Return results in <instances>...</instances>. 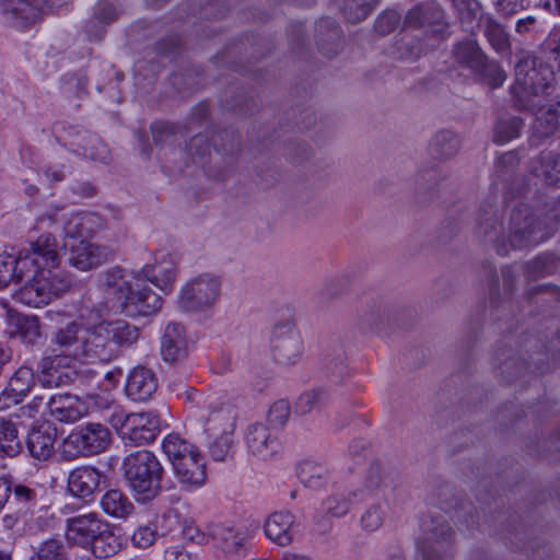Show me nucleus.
<instances>
[{
	"instance_id": "59",
	"label": "nucleus",
	"mask_w": 560,
	"mask_h": 560,
	"mask_svg": "<svg viewBox=\"0 0 560 560\" xmlns=\"http://www.w3.org/2000/svg\"><path fill=\"white\" fill-rule=\"evenodd\" d=\"M401 16L395 10H386L377 16L374 28L381 35L393 32L400 23Z\"/></svg>"
},
{
	"instance_id": "37",
	"label": "nucleus",
	"mask_w": 560,
	"mask_h": 560,
	"mask_svg": "<svg viewBox=\"0 0 560 560\" xmlns=\"http://www.w3.org/2000/svg\"><path fill=\"white\" fill-rule=\"evenodd\" d=\"M102 276L107 293L115 298L118 306L124 296L130 294L133 281L127 278L126 271L120 267H113L106 270Z\"/></svg>"
},
{
	"instance_id": "33",
	"label": "nucleus",
	"mask_w": 560,
	"mask_h": 560,
	"mask_svg": "<svg viewBox=\"0 0 560 560\" xmlns=\"http://www.w3.org/2000/svg\"><path fill=\"white\" fill-rule=\"evenodd\" d=\"M460 149L458 136L451 130H440L429 144V152L434 160L445 161L457 154Z\"/></svg>"
},
{
	"instance_id": "49",
	"label": "nucleus",
	"mask_w": 560,
	"mask_h": 560,
	"mask_svg": "<svg viewBox=\"0 0 560 560\" xmlns=\"http://www.w3.org/2000/svg\"><path fill=\"white\" fill-rule=\"evenodd\" d=\"M378 0H342V12L351 23L364 20L377 4Z\"/></svg>"
},
{
	"instance_id": "32",
	"label": "nucleus",
	"mask_w": 560,
	"mask_h": 560,
	"mask_svg": "<svg viewBox=\"0 0 560 560\" xmlns=\"http://www.w3.org/2000/svg\"><path fill=\"white\" fill-rule=\"evenodd\" d=\"M453 58L460 67L471 71L472 74L482 66L486 55L476 40L458 42L453 48Z\"/></svg>"
},
{
	"instance_id": "13",
	"label": "nucleus",
	"mask_w": 560,
	"mask_h": 560,
	"mask_svg": "<svg viewBox=\"0 0 560 560\" xmlns=\"http://www.w3.org/2000/svg\"><path fill=\"white\" fill-rule=\"evenodd\" d=\"M404 25L412 28H425L438 38L448 35V23L441 7L435 3L417 4L405 15Z\"/></svg>"
},
{
	"instance_id": "42",
	"label": "nucleus",
	"mask_w": 560,
	"mask_h": 560,
	"mask_svg": "<svg viewBox=\"0 0 560 560\" xmlns=\"http://www.w3.org/2000/svg\"><path fill=\"white\" fill-rule=\"evenodd\" d=\"M478 26L482 28L485 36L493 49L503 51L509 47V37L504 27L492 16H480Z\"/></svg>"
},
{
	"instance_id": "6",
	"label": "nucleus",
	"mask_w": 560,
	"mask_h": 560,
	"mask_svg": "<svg viewBox=\"0 0 560 560\" xmlns=\"http://www.w3.org/2000/svg\"><path fill=\"white\" fill-rule=\"evenodd\" d=\"M202 404L209 411L206 417L205 430L207 432H214L219 429L223 431L210 445L209 453L214 460L225 462L233 457L234 441L232 432L236 420L235 408L226 402L214 401L210 397L205 399Z\"/></svg>"
},
{
	"instance_id": "34",
	"label": "nucleus",
	"mask_w": 560,
	"mask_h": 560,
	"mask_svg": "<svg viewBox=\"0 0 560 560\" xmlns=\"http://www.w3.org/2000/svg\"><path fill=\"white\" fill-rule=\"evenodd\" d=\"M103 511L115 518H127L135 511L131 500L118 489L108 490L101 500Z\"/></svg>"
},
{
	"instance_id": "10",
	"label": "nucleus",
	"mask_w": 560,
	"mask_h": 560,
	"mask_svg": "<svg viewBox=\"0 0 560 560\" xmlns=\"http://www.w3.org/2000/svg\"><path fill=\"white\" fill-rule=\"evenodd\" d=\"M126 446H141L153 442L160 433V418L155 412L128 413L115 423Z\"/></svg>"
},
{
	"instance_id": "52",
	"label": "nucleus",
	"mask_w": 560,
	"mask_h": 560,
	"mask_svg": "<svg viewBox=\"0 0 560 560\" xmlns=\"http://www.w3.org/2000/svg\"><path fill=\"white\" fill-rule=\"evenodd\" d=\"M34 384L33 370L27 366H21L10 378L8 386H10L15 394L25 398L30 394Z\"/></svg>"
},
{
	"instance_id": "20",
	"label": "nucleus",
	"mask_w": 560,
	"mask_h": 560,
	"mask_svg": "<svg viewBox=\"0 0 560 560\" xmlns=\"http://www.w3.org/2000/svg\"><path fill=\"white\" fill-rule=\"evenodd\" d=\"M57 428L49 422L33 427L26 438V447L32 458L46 462L55 454Z\"/></svg>"
},
{
	"instance_id": "22",
	"label": "nucleus",
	"mask_w": 560,
	"mask_h": 560,
	"mask_svg": "<svg viewBox=\"0 0 560 560\" xmlns=\"http://www.w3.org/2000/svg\"><path fill=\"white\" fill-rule=\"evenodd\" d=\"M10 488L9 509L18 515L31 516L40 506L42 491L37 485L10 481Z\"/></svg>"
},
{
	"instance_id": "41",
	"label": "nucleus",
	"mask_w": 560,
	"mask_h": 560,
	"mask_svg": "<svg viewBox=\"0 0 560 560\" xmlns=\"http://www.w3.org/2000/svg\"><path fill=\"white\" fill-rule=\"evenodd\" d=\"M211 535L215 544L228 553L237 552L245 540V536L242 533L224 525H215L211 530Z\"/></svg>"
},
{
	"instance_id": "15",
	"label": "nucleus",
	"mask_w": 560,
	"mask_h": 560,
	"mask_svg": "<svg viewBox=\"0 0 560 560\" xmlns=\"http://www.w3.org/2000/svg\"><path fill=\"white\" fill-rule=\"evenodd\" d=\"M66 132V144L74 154L102 163L109 161V150L97 135L77 127H69Z\"/></svg>"
},
{
	"instance_id": "8",
	"label": "nucleus",
	"mask_w": 560,
	"mask_h": 560,
	"mask_svg": "<svg viewBox=\"0 0 560 560\" xmlns=\"http://www.w3.org/2000/svg\"><path fill=\"white\" fill-rule=\"evenodd\" d=\"M220 293V279L211 273H201L182 287L177 305L187 313L205 312L215 304Z\"/></svg>"
},
{
	"instance_id": "44",
	"label": "nucleus",
	"mask_w": 560,
	"mask_h": 560,
	"mask_svg": "<svg viewBox=\"0 0 560 560\" xmlns=\"http://www.w3.org/2000/svg\"><path fill=\"white\" fill-rule=\"evenodd\" d=\"M34 560H68V546L61 537H50L35 548Z\"/></svg>"
},
{
	"instance_id": "64",
	"label": "nucleus",
	"mask_w": 560,
	"mask_h": 560,
	"mask_svg": "<svg viewBox=\"0 0 560 560\" xmlns=\"http://www.w3.org/2000/svg\"><path fill=\"white\" fill-rule=\"evenodd\" d=\"M399 58L412 60L420 56V45L412 38L402 37L396 44Z\"/></svg>"
},
{
	"instance_id": "16",
	"label": "nucleus",
	"mask_w": 560,
	"mask_h": 560,
	"mask_svg": "<svg viewBox=\"0 0 560 560\" xmlns=\"http://www.w3.org/2000/svg\"><path fill=\"white\" fill-rule=\"evenodd\" d=\"M51 353L72 361L84 359V331L74 322L58 329L50 339Z\"/></svg>"
},
{
	"instance_id": "58",
	"label": "nucleus",
	"mask_w": 560,
	"mask_h": 560,
	"mask_svg": "<svg viewBox=\"0 0 560 560\" xmlns=\"http://www.w3.org/2000/svg\"><path fill=\"white\" fill-rule=\"evenodd\" d=\"M187 150L194 162L203 163L211 153V144L207 136L197 135L190 139Z\"/></svg>"
},
{
	"instance_id": "12",
	"label": "nucleus",
	"mask_w": 560,
	"mask_h": 560,
	"mask_svg": "<svg viewBox=\"0 0 560 560\" xmlns=\"http://www.w3.org/2000/svg\"><path fill=\"white\" fill-rule=\"evenodd\" d=\"M272 354L277 363L290 366L302 355V340L291 320L279 322L272 330Z\"/></svg>"
},
{
	"instance_id": "40",
	"label": "nucleus",
	"mask_w": 560,
	"mask_h": 560,
	"mask_svg": "<svg viewBox=\"0 0 560 560\" xmlns=\"http://www.w3.org/2000/svg\"><path fill=\"white\" fill-rule=\"evenodd\" d=\"M454 8L462 27L466 32H474L475 22L478 21L481 14V7L477 0H450Z\"/></svg>"
},
{
	"instance_id": "9",
	"label": "nucleus",
	"mask_w": 560,
	"mask_h": 560,
	"mask_svg": "<svg viewBox=\"0 0 560 560\" xmlns=\"http://www.w3.org/2000/svg\"><path fill=\"white\" fill-rule=\"evenodd\" d=\"M423 537L418 549L423 560H448L454 532L443 516H429L422 521Z\"/></svg>"
},
{
	"instance_id": "1",
	"label": "nucleus",
	"mask_w": 560,
	"mask_h": 560,
	"mask_svg": "<svg viewBox=\"0 0 560 560\" xmlns=\"http://www.w3.org/2000/svg\"><path fill=\"white\" fill-rule=\"evenodd\" d=\"M22 250L31 260H34L37 269L35 275L16 292V300L31 307H40L70 290V278L57 270L60 257L54 235L42 234Z\"/></svg>"
},
{
	"instance_id": "63",
	"label": "nucleus",
	"mask_w": 560,
	"mask_h": 560,
	"mask_svg": "<svg viewBox=\"0 0 560 560\" xmlns=\"http://www.w3.org/2000/svg\"><path fill=\"white\" fill-rule=\"evenodd\" d=\"M14 256L0 253V289L7 288L14 281Z\"/></svg>"
},
{
	"instance_id": "31",
	"label": "nucleus",
	"mask_w": 560,
	"mask_h": 560,
	"mask_svg": "<svg viewBox=\"0 0 560 560\" xmlns=\"http://www.w3.org/2000/svg\"><path fill=\"white\" fill-rule=\"evenodd\" d=\"M121 537L115 533L108 523H106L100 530V534L95 535L93 541H90L88 547H85V549H89L97 559H108L114 557L121 550Z\"/></svg>"
},
{
	"instance_id": "5",
	"label": "nucleus",
	"mask_w": 560,
	"mask_h": 560,
	"mask_svg": "<svg viewBox=\"0 0 560 560\" xmlns=\"http://www.w3.org/2000/svg\"><path fill=\"white\" fill-rule=\"evenodd\" d=\"M124 476L138 502L147 503L162 491L164 468L158 457L148 450L137 451L125 457Z\"/></svg>"
},
{
	"instance_id": "60",
	"label": "nucleus",
	"mask_w": 560,
	"mask_h": 560,
	"mask_svg": "<svg viewBox=\"0 0 560 560\" xmlns=\"http://www.w3.org/2000/svg\"><path fill=\"white\" fill-rule=\"evenodd\" d=\"M349 504L350 500L345 497L331 495L323 502V508L328 515L332 517H341L348 513Z\"/></svg>"
},
{
	"instance_id": "51",
	"label": "nucleus",
	"mask_w": 560,
	"mask_h": 560,
	"mask_svg": "<svg viewBox=\"0 0 560 560\" xmlns=\"http://www.w3.org/2000/svg\"><path fill=\"white\" fill-rule=\"evenodd\" d=\"M538 109L537 118L535 121V130L541 137H548L552 135L560 124V114L557 109L548 108L546 110ZM537 109L534 112L536 113Z\"/></svg>"
},
{
	"instance_id": "56",
	"label": "nucleus",
	"mask_w": 560,
	"mask_h": 560,
	"mask_svg": "<svg viewBox=\"0 0 560 560\" xmlns=\"http://www.w3.org/2000/svg\"><path fill=\"white\" fill-rule=\"evenodd\" d=\"M388 319V312L383 305L369 306L361 315L362 324L370 329L380 330Z\"/></svg>"
},
{
	"instance_id": "53",
	"label": "nucleus",
	"mask_w": 560,
	"mask_h": 560,
	"mask_svg": "<svg viewBox=\"0 0 560 560\" xmlns=\"http://www.w3.org/2000/svg\"><path fill=\"white\" fill-rule=\"evenodd\" d=\"M326 398V393L319 389L305 392L298 398L295 402V411L300 415H307L312 410L323 406Z\"/></svg>"
},
{
	"instance_id": "23",
	"label": "nucleus",
	"mask_w": 560,
	"mask_h": 560,
	"mask_svg": "<svg viewBox=\"0 0 560 560\" xmlns=\"http://www.w3.org/2000/svg\"><path fill=\"white\" fill-rule=\"evenodd\" d=\"M106 523L94 512L75 515L67 520V536L70 540L85 548L90 541H93L95 535L100 534Z\"/></svg>"
},
{
	"instance_id": "45",
	"label": "nucleus",
	"mask_w": 560,
	"mask_h": 560,
	"mask_svg": "<svg viewBox=\"0 0 560 560\" xmlns=\"http://www.w3.org/2000/svg\"><path fill=\"white\" fill-rule=\"evenodd\" d=\"M21 451L18 429L11 420L0 418V453L13 457Z\"/></svg>"
},
{
	"instance_id": "39",
	"label": "nucleus",
	"mask_w": 560,
	"mask_h": 560,
	"mask_svg": "<svg viewBox=\"0 0 560 560\" xmlns=\"http://www.w3.org/2000/svg\"><path fill=\"white\" fill-rule=\"evenodd\" d=\"M118 18L117 10L106 1H98L94 8L93 18L88 22L85 28L88 35L95 40H100L104 36V28H95L96 22L101 24H109Z\"/></svg>"
},
{
	"instance_id": "25",
	"label": "nucleus",
	"mask_w": 560,
	"mask_h": 560,
	"mask_svg": "<svg viewBox=\"0 0 560 560\" xmlns=\"http://www.w3.org/2000/svg\"><path fill=\"white\" fill-rule=\"evenodd\" d=\"M158 389L155 373L145 366L135 368L127 380L126 394L135 401H147Z\"/></svg>"
},
{
	"instance_id": "35",
	"label": "nucleus",
	"mask_w": 560,
	"mask_h": 560,
	"mask_svg": "<svg viewBox=\"0 0 560 560\" xmlns=\"http://www.w3.org/2000/svg\"><path fill=\"white\" fill-rule=\"evenodd\" d=\"M162 450L172 466L199 452L196 445L180 436L178 433L167 434L162 441Z\"/></svg>"
},
{
	"instance_id": "46",
	"label": "nucleus",
	"mask_w": 560,
	"mask_h": 560,
	"mask_svg": "<svg viewBox=\"0 0 560 560\" xmlns=\"http://www.w3.org/2000/svg\"><path fill=\"white\" fill-rule=\"evenodd\" d=\"M298 476L305 487L313 490L320 489L328 479L326 468L313 462H303L299 467Z\"/></svg>"
},
{
	"instance_id": "17",
	"label": "nucleus",
	"mask_w": 560,
	"mask_h": 560,
	"mask_svg": "<svg viewBox=\"0 0 560 560\" xmlns=\"http://www.w3.org/2000/svg\"><path fill=\"white\" fill-rule=\"evenodd\" d=\"M245 441L249 454L260 460L271 458L280 447L278 432L260 422L247 428Z\"/></svg>"
},
{
	"instance_id": "4",
	"label": "nucleus",
	"mask_w": 560,
	"mask_h": 560,
	"mask_svg": "<svg viewBox=\"0 0 560 560\" xmlns=\"http://www.w3.org/2000/svg\"><path fill=\"white\" fill-rule=\"evenodd\" d=\"M553 71L544 66L534 56L523 57L515 67V83L512 93L516 105L525 110L535 112L544 107Z\"/></svg>"
},
{
	"instance_id": "30",
	"label": "nucleus",
	"mask_w": 560,
	"mask_h": 560,
	"mask_svg": "<svg viewBox=\"0 0 560 560\" xmlns=\"http://www.w3.org/2000/svg\"><path fill=\"white\" fill-rule=\"evenodd\" d=\"M318 49L327 57L336 56L341 47V31L337 22L325 18L315 26Z\"/></svg>"
},
{
	"instance_id": "62",
	"label": "nucleus",
	"mask_w": 560,
	"mask_h": 560,
	"mask_svg": "<svg viewBox=\"0 0 560 560\" xmlns=\"http://www.w3.org/2000/svg\"><path fill=\"white\" fill-rule=\"evenodd\" d=\"M156 536L158 533L152 526L143 525L133 533L131 540L136 547L145 549L154 544Z\"/></svg>"
},
{
	"instance_id": "14",
	"label": "nucleus",
	"mask_w": 560,
	"mask_h": 560,
	"mask_svg": "<svg viewBox=\"0 0 560 560\" xmlns=\"http://www.w3.org/2000/svg\"><path fill=\"white\" fill-rule=\"evenodd\" d=\"M74 361L67 357L50 353L39 362V381L45 387H60L74 384L79 378L73 368Z\"/></svg>"
},
{
	"instance_id": "27",
	"label": "nucleus",
	"mask_w": 560,
	"mask_h": 560,
	"mask_svg": "<svg viewBox=\"0 0 560 560\" xmlns=\"http://www.w3.org/2000/svg\"><path fill=\"white\" fill-rule=\"evenodd\" d=\"M101 472L91 466L73 469L68 477V490L77 498H88L100 487Z\"/></svg>"
},
{
	"instance_id": "57",
	"label": "nucleus",
	"mask_w": 560,
	"mask_h": 560,
	"mask_svg": "<svg viewBox=\"0 0 560 560\" xmlns=\"http://www.w3.org/2000/svg\"><path fill=\"white\" fill-rule=\"evenodd\" d=\"M291 407L288 400L280 399L271 405L268 411L267 420L271 430L277 431L289 419Z\"/></svg>"
},
{
	"instance_id": "2",
	"label": "nucleus",
	"mask_w": 560,
	"mask_h": 560,
	"mask_svg": "<svg viewBox=\"0 0 560 560\" xmlns=\"http://www.w3.org/2000/svg\"><path fill=\"white\" fill-rule=\"evenodd\" d=\"M476 233L483 241L493 243L497 253L501 256L508 255L510 249L536 245L551 235L527 206H520L511 212L506 242L504 237L501 238L498 211L490 205L479 210Z\"/></svg>"
},
{
	"instance_id": "61",
	"label": "nucleus",
	"mask_w": 560,
	"mask_h": 560,
	"mask_svg": "<svg viewBox=\"0 0 560 560\" xmlns=\"http://www.w3.org/2000/svg\"><path fill=\"white\" fill-rule=\"evenodd\" d=\"M14 281L15 283L21 282L30 272H36V265L34 260H31L23 250L19 252L18 257H14Z\"/></svg>"
},
{
	"instance_id": "50",
	"label": "nucleus",
	"mask_w": 560,
	"mask_h": 560,
	"mask_svg": "<svg viewBox=\"0 0 560 560\" xmlns=\"http://www.w3.org/2000/svg\"><path fill=\"white\" fill-rule=\"evenodd\" d=\"M478 81L485 82L491 88H498L503 84L506 74L503 69L494 61H489L487 57L483 59L482 66L475 72Z\"/></svg>"
},
{
	"instance_id": "7",
	"label": "nucleus",
	"mask_w": 560,
	"mask_h": 560,
	"mask_svg": "<svg viewBox=\"0 0 560 560\" xmlns=\"http://www.w3.org/2000/svg\"><path fill=\"white\" fill-rule=\"evenodd\" d=\"M112 442L108 428L98 422H88L73 429L63 440L61 455L65 459H75L103 453Z\"/></svg>"
},
{
	"instance_id": "38",
	"label": "nucleus",
	"mask_w": 560,
	"mask_h": 560,
	"mask_svg": "<svg viewBox=\"0 0 560 560\" xmlns=\"http://www.w3.org/2000/svg\"><path fill=\"white\" fill-rule=\"evenodd\" d=\"M535 175L548 185L560 182V154L553 152H542L535 161L533 166Z\"/></svg>"
},
{
	"instance_id": "18",
	"label": "nucleus",
	"mask_w": 560,
	"mask_h": 560,
	"mask_svg": "<svg viewBox=\"0 0 560 560\" xmlns=\"http://www.w3.org/2000/svg\"><path fill=\"white\" fill-rule=\"evenodd\" d=\"M397 485L396 475L380 463H373L365 472L363 488L352 492V497L362 500L364 497L382 493L387 495L394 491Z\"/></svg>"
},
{
	"instance_id": "55",
	"label": "nucleus",
	"mask_w": 560,
	"mask_h": 560,
	"mask_svg": "<svg viewBox=\"0 0 560 560\" xmlns=\"http://www.w3.org/2000/svg\"><path fill=\"white\" fill-rule=\"evenodd\" d=\"M549 68L560 73V28H553L544 43Z\"/></svg>"
},
{
	"instance_id": "43",
	"label": "nucleus",
	"mask_w": 560,
	"mask_h": 560,
	"mask_svg": "<svg viewBox=\"0 0 560 560\" xmlns=\"http://www.w3.org/2000/svg\"><path fill=\"white\" fill-rule=\"evenodd\" d=\"M94 217L86 213L70 215L65 222L63 231L66 237L73 240H85L93 233Z\"/></svg>"
},
{
	"instance_id": "21",
	"label": "nucleus",
	"mask_w": 560,
	"mask_h": 560,
	"mask_svg": "<svg viewBox=\"0 0 560 560\" xmlns=\"http://www.w3.org/2000/svg\"><path fill=\"white\" fill-rule=\"evenodd\" d=\"M172 468L175 478L184 490L200 488L207 481L206 463L200 451L182 459Z\"/></svg>"
},
{
	"instance_id": "47",
	"label": "nucleus",
	"mask_w": 560,
	"mask_h": 560,
	"mask_svg": "<svg viewBox=\"0 0 560 560\" xmlns=\"http://www.w3.org/2000/svg\"><path fill=\"white\" fill-rule=\"evenodd\" d=\"M523 121L515 116H503L498 119L493 129V142L504 144L520 136Z\"/></svg>"
},
{
	"instance_id": "28",
	"label": "nucleus",
	"mask_w": 560,
	"mask_h": 560,
	"mask_svg": "<svg viewBox=\"0 0 560 560\" xmlns=\"http://www.w3.org/2000/svg\"><path fill=\"white\" fill-rule=\"evenodd\" d=\"M295 516L288 512H275L269 515L265 523V533L275 544L285 547L293 540V525Z\"/></svg>"
},
{
	"instance_id": "3",
	"label": "nucleus",
	"mask_w": 560,
	"mask_h": 560,
	"mask_svg": "<svg viewBox=\"0 0 560 560\" xmlns=\"http://www.w3.org/2000/svg\"><path fill=\"white\" fill-rule=\"evenodd\" d=\"M139 335V328L126 320L102 322L84 331V359L109 362L122 348L131 347Z\"/></svg>"
},
{
	"instance_id": "54",
	"label": "nucleus",
	"mask_w": 560,
	"mask_h": 560,
	"mask_svg": "<svg viewBox=\"0 0 560 560\" xmlns=\"http://www.w3.org/2000/svg\"><path fill=\"white\" fill-rule=\"evenodd\" d=\"M386 517V510L381 503L369 506L361 516V527L369 533L380 529Z\"/></svg>"
},
{
	"instance_id": "48",
	"label": "nucleus",
	"mask_w": 560,
	"mask_h": 560,
	"mask_svg": "<svg viewBox=\"0 0 560 560\" xmlns=\"http://www.w3.org/2000/svg\"><path fill=\"white\" fill-rule=\"evenodd\" d=\"M506 352L498 353L495 360L499 362L500 376L506 382H513L525 373L527 365L514 355H506Z\"/></svg>"
},
{
	"instance_id": "26",
	"label": "nucleus",
	"mask_w": 560,
	"mask_h": 560,
	"mask_svg": "<svg viewBox=\"0 0 560 560\" xmlns=\"http://www.w3.org/2000/svg\"><path fill=\"white\" fill-rule=\"evenodd\" d=\"M187 336L185 327L177 322L168 323L161 340V353L164 361L175 362L187 353Z\"/></svg>"
},
{
	"instance_id": "19",
	"label": "nucleus",
	"mask_w": 560,
	"mask_h": 560,
	"mask_svg": "<svg viewBox=\"0 0 560 560\" xmlns=\"http://www.w3.org/2000/svg\"><path fill=\"white\" fill-rule=\"evenodd\" d=\"M109 257L107 247L81 240L70 246L68 261L80 271H89L106 262Z\"/></svg>"
},
{
	"instance_id": "24",
	"label": "nucleus",
	"mask_w": 560,
	"mask_h": 560,
	"mask_svg": "<svg viewBox=\"0 0 560 560\" xmlns=\"http://www.w3.org/2000/svg\"><path fill=\"white\" fill-rule=\"evenodd\" d=\"M51 417L65 423H73L88 413L85 402L70 394L54 395L46 402Z\"/></svg>"
},
{
	"instance_id": "36",
	"label": "nucleus",
	"mask_w": 560,
	"mask_h": 560,
	"mask_svg": "<svg viewBox=\"0 0 560 560\" xmlns=\"http://www.w3.org/2000/svg\"><path fill=\"white\" fill-rule=\"evenodd\" d=\"M143 278L153 283L164 293H170L176 280L177 271L173 262H160L155 267H144L141 271Z\"/></svg>"
},
{
	"instance_id": "29",
	"label": "nucleus",
	"mask_w": 560,
	"mask_h": 560,
	"mask_svg": "<svg viewBox=\"0 0 560 560\" xmlns=\"http://www.w3.org/2000/svg\"><path fill=\"white\" fill-rule=\"evenodd\" d=\"M52 4L48 0H2L4 13L19 20L24 25L38 21L44 7H51Z\"/></svg>"
},
{
	"instance_id": "11",
	"label": "nucleus",
	"mask_w": 560,
	"mask_h": 560,
	"mask_svg": "<svg viewBox=\"0 0 560 560\" xmlns=\"http://www.w3.org/2000/svg\"><path fill=\"white\" fill-rule=\"evenodd\" d=\"M145 280L140 271L135 275L130 294H126L117 306L125 315L150 316L161 310L163 299L144 284Z\"/></svg>"
}]
</instances>
